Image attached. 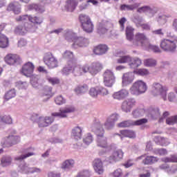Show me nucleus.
<instances>
[{
  "instance_id": "obj_13",
  "label": "nucleus",
  "mask_w": 177,
  "mask_h": 177,
  "mask_svg": "<svg viewBox=\"0 0 177 177\" xmlns=\"http://www.w3.org/2000/svg\"><path fill=\"white\" fill-rule=\"evenodd\" d=\"M6 27V24H0V48H8L9 46V38L6 37L4 34H2V31L5 30Z\"/></svg>"
},
{
  "instance_id": "obj_18",
  "label": "nucleus",
  "mask_w": 177,
  "mask_h": 177,
  "mask_svg": "<svg viewBox=\"0 0 177 177\" xmlns=\"http://www.w3.org/2000/svg\"><path fill=\"white\" fill-rule=\"evenodd\" d=\"M93 167L94 168V171L96 174H98V175H102L103 172H104L103 162H102V160L99 158H96L93 161Z\"/></svg>"
},
{
  "instance_id": "obj_9",
  "label": "nucleus",
  "mask_w": 177,
  "mask_h": 177,
  "mask_svg": "<svg viewBox=\"0 0 177 177\" xmlns=\"http://www.w3.org/2000/svg\"><path fill=\"white\" fill-rule=\"evenodd\" d=\"M75 111V107L73 106H66L59 109V112L51 114L52 117H59V118H67V115Z\"/></svg>"
},
{
  "instance_id": "obj_30",
  "label": "nucleus",
  "mask_w": 177,
  "mask_h": 177,
  "mask_svg": "<svg viewBox=\"0 0 177 177\" xmlns=\"http://www.w3.org/2000/svg\"><path fill=\"white\" fill-rule=\"evenodd\" d=\"M88 89L89 87H88L87 84H80L75 88L74 91L77 95H81V93H85L86 92H88Z\"/></svg>"
},
{
  "instance_id": "obj_47",
  "label": "nucleus",
  "mask_w": 177,
  "mask_h": 177,
  "mask_svg": "<svg viewBox=\"0 0 177 177\" xmlns=\"http://www.w3.org/2000/svg\"><path fill=\"white\" fill-rule=\"evenodd\" d=\"M166 124L167 125H175V124H177V115L167 118L166 119Z\"/></svg>"
},
{
  "instance_id": "obj_51",
  "label": "nucleus",
  "mask_w": 177,
  "mask_h": 177,
  "mask_svg": "<svg viewBox=\"0 0 177 177\" xmlns=\"http://www.w3.org/2000/svg\"><path fill=\"white\" fill-rule=\"evenodd\" d=\"M47 81H48L49 84H51V85H57L60 84V79L57 77H48Z\"/></svg>"
},
{
  "instance_id": "obj_23",
  "label": "nucleus",
  "mask_w": 177,
  "mask_h": 177,
  "mask_svg": "<svg viewBox=\"0 0 177 177\" xmlns=\"http://www.w3.org/2000/svg\"><path fill=\"white\" fill-rule=\"evenodd\" d=\"M118 120V114H112L111 116H109L106 122L104 123V125L106 128V129H111L113 128V125H114V123L115 121Z\"/></svg>"
},
{
  "instance_id": "obj_46",
  "label": "nucleus",
  "mask_w": 177,
  "mask_h": 177,
  "mask_svg": "<svg viewBox=\"0 0 177 177\" xmlns=\"http://www.w3.org/2000/svg\"><path fill=\"white\" fill-rule=\"evenodd\" d=\"M16 96V90L15 88L11 89L8 91L6 94H5V99L6 100H10V99H12V97H15Z\"/></svg>"
},
{
  "instance_id": "obj_34",
  "label": "nucleus",
  "mask_w": 177,
  "mask_h": 177,
  "mask_svg": "<svg viewBox=\"0 0 177 177\" xmlns=\"http://www.w3.org/2000/svg\"><path fill=\"white\" fill-rule=\"evenodd\" d=\"M136 8H139V5L138 3L132 5L122 4L120 6V10H134Z\"/></svg>"
},
{
  "instance_id": "obj_20",
  "label": "nucleus",
  "mask_w": 177,
  "mask_h": 177,
  "mask_svg": "<svg viewBox=\"0 0 177 177\" xmlns=\"http://www.w3.org/2000/svg\"><path fill=\"white\" fill-rule=\"evenodd\" d=\"M8 12H13L15 15H20L21 12V8L20 7V3L19 2H13L8 4L7 7Z\"/></svg>"
},
{
  "instance_id": "obj_44",
  "label": "nucleus",
  "mask_w": 177,
  "mask_h": 177,
  "mask_svg": "<svg viewBox=\"0 0 177 177\" xmlns=\"http://www.w3.org/2000/svg\"><path fill=\"white\" fill-rule=\"evenodd\" d=\"M38 81H39V76L35 75L30 76V84L34 88H38Z\"/></svg>"
},
{
  "instance_id": "obj_7",
  "label": "nucleus",
  "mask_w": 177,
  "mask_h": 177,
  "mask_svg": "<svg viewBox=\"0 0 177 177\" xmlns=\"http://www.w3.org/2000/svg\"><path fill=\"white\" fill-rule=\"evenodd\" d=\"M149 39L146 37L144 33L138 32L134 36V39L133 40V46H139L140 45L145 48L149 44Z\"/></svg>"
},
{
  "instance_id": "obj_26",
  "label": "nucleus",
  "mask_w": 177,
  "mask_h": 177,
  "mask_svg": "<svg viewBox=\"0 0 177 177\" xmlns=\"http://www.w3.org/2000/svg\"><path fill=\"white\" fill-rule=\"evenodd\" d=\"M77 6H78V1L77 0H68L65 9H66L67 12H74Z\"/></svg>"
},
{
  "instance_id": "obj_3",
  "label": "nucleus",
  "mask_w": 177,
  "mask_h": 177,
  "mask_svg": "<svg viewBox=\"0 0 177 177\" xmlns=\"http://www.w3.org/2000/svg\"><path fill=\"white\" fill-rule=\"evenodd\" d=\"M15 133L16 132H14L8 136L2 138L1 142L2 147H12V146L20 142V136H15Z\"/></svg>"
},
{
  "instance_id": "obj_28",
  "label": "nucleus",
  "mask_w": 177,
  "mask_h": 177,
  "mask_svg": "<svg viewBox=\"0 0 177 177\" xmlns=\"http://www.w3.org/2000/svg\"><path fill=\"white\" fill-rule=\"evenodd\" d=\"M73 48H75V46L82 47L86 46L87 40L84 37H75L73 39Z\"/></svg>"
},
{
  "instance_id": "obj_4",
  "label": "nucleus",
  "mask_w": 177,
  "mask_h": 177,
  "mask_svg": "<svg viewBox=\"0 0 177 177\" xmlns=\"http://www.w3.org/2000/svg\"><path fill=\"white\" fill-rule=\"evenodd\" d=\"M168 91V88L167 86H163L160 83H154L153 84L151 93L153 96L160 95L163 100H167V92Z\"/></svg>"
},
{
  "instance_id": "obj_52",
  "label": "nucleus",
  "mask_w": 177,
  "mask_h": 177,
  "mask_svg": "<svg viewBox=\"0 0 177 177\" xmlns=\"http://www.w3.org/2000/svg\"><path fill=\"white\" fill-rule=\"evenodd\" d=\"M83 141L85 145H91L93 142V137L91 133H88L83 139Z\"/></svg>"
},
{
  "instance_id": "obj_33",
  "label": "nucleus",
  "mask_w": 177,
  "mask_h": 177,
  "mask_svg": "<svg viewBox=\"0 0 177 177\" xmlns=\"http://www.w3.org/2000/svg\"><path fill=\"white\" fill-rule=\"evenodd\" d=\"M120 135L124 138H136V135L135 132L131 130H122L120 131Z\"/></svg>"
},
{
  "instance_id": "obj_19",
  "label": "nucleus",
  "mask_w": 177,
  "mask_h": 177,
  "mask_svg": "<svg viewBox=\"0 0 177 177\" xmlns=\"http://www.w3.org/2000/svg\"><path fill=\"white\" fill-rule=\"evenodd\" d=\"M4 60L9 66H13L20 60V57L16 54H8L5 57Z\"/></svg>"
},
{
  "instance_id": "obj_12",
  "label": "nucleus",
  "mask_w": 177,
  "mask_h": 177,
  "mask_svg": "<svg viewBox=\"0 0 177 177\" xmlns=\"http://www.w3.org/2000/svg\"><path fill=\"white\" fill-rule=\"evenodd\" d=\"M135 106H136V100L133 98H129L122 103L121 109L124 113H131Z\"/></svg>"
},
{
  "instance_id": "obj_59",
  "label": "nucleus",
  "mask_w": 177,
  "mask_h": 177,
  "mask_svg": "<svg viewBox=\"0 0 177 177\" xmlns=\"http://www.w3.org/2000/svg\"><path fill=\"white\" fill-rule=\"evenodd\" d=\"M89 95L92 96V97H96L97 95H99V88L96 90L95 88H91L89 91Z\"/></svg>"
},
{
  "instance_id": "obj_31",
  "label": "nucleus",
  "mask_w": 177,
  "mask_h": 177,
  "mask_svg": "<svg viewBox=\"0 0 177 177\" xmlns=\"http://www.w3.org/2000/svg\"><path fill=\"white\" fill-rule=\"evenodd\" d=\"M81 26L84 31H85L86 32L89 33L93 31V23H92V21H89L88 22L83 24Z\"/></svg>"
},
{
  "instance_id": "obj_60",
  "label": "nucleus",
  "mask_w": 177,
  "mask_h": 177,
  "mask_svg": "<svg viewBox=\"0 0 177 177\" xmlns=\"http://www.w3.org/2000/svg\"><path fill=\"white\" fill-rule=\"evenodd\" d=\"M112 176L113 177L122 176V170L121 169H117L112 173Z\"/></svg>"
},
{
  "instance_id": "obj_32",
  "label": "nucleus",
  "mask_w": 177,
  "mask_h": 177,
  "mask_svg": "<svg viewBox=\"0 0 177 177\" xmlns=\"http://www.w3.org/2000/svg\"><path fill=\"white\" fill-rule=\"evenodd\" d=\"M72 135L75 139H81L82 136V129L80 127H77L72 131Z\"/></svg>"
},
{
  "instance_id": "obj_24",
  "label": "nucleus",
  "mask_w": 177,
  "mask_h": 177,
  "mask_svg": "<svg viewBox=\"0 0 177 177\" xmlns=\"http://www.w3.org/2000/svg\"><path fill=\"white\" fill-rule=\"evenodd\" d=\"M30 28L31 25H30V24L25 23L24 26L19 25L18 26H17L15 29V31L17 34H21V35H23L24 34H26V32H27V31H28Z\"/></svg>"
},
{
  "instance_id": "obj_37",
  "label": "nucleus",
  "mask_w": 177,
  "mask_h": 177,
  "mask_svg": "<svg viewBox=\"0 0 177 177\" xmlns=\"http://www.w3.org/2000/svg\"><path fill=\"white\" fill-rule=\"evenodd\" d=\"M145 48V49H148V50H152L155 53H160L161 52L160 47L150 44V41L148 42V44Z\"/></svg>"
},
{
  "instance_id": "obj_15",
  "label": "nucleus",
  "mask_w": 177,
  "mask_h": 177,
  "mask_svg": "<svg viewBox=\"0 0 177 177\" xmlns=\"http://www.w3.org/2000/svg\"><path fill=\"white\" fill-rule=\"evenodd\" d=\"M55 119L50 118L49 116L45 117H39L37 120V124L39 128H46V127H49V125H52Z\"/></svg>"
},
{
  "instance_id": "obj_10",
  "label": "nucleus",
  "mask_w": 177,
  "mask_h": 177,
  "mask_svg": "<svg viewBox=\"0 0 177 177\" xmlns=\"http://www.w3.org/2000/svg\"><path fill=\"white\" fill-rule=\"evenodd\" d=\"M115 82V77L114 73L110 70H106L104 73V85L108 88H111Z\"/></svg>"
},
{
  "instance_id": "obj_63",
  "label": "nucleus",
  "mask_w": 177,
  "mask_h": 177,
  "mask_svg": "<svg viewBox=\"0 0 177 177\" xmlns=\"http://www.w3.org/2000/svg\"><path fill=\"white\" fill-rule=\"evenodd\" d=\"M160 114L161 113H160V109H155L151 111V115H153V117H159Z\"/></svg>"
},
{
  "instance_id": "obj_6",
  "label": "nucleus",
  "mask_w": 177,
  "mask_h": 177,
  "mask_svg": "<svg viewBox=\"0 0 177 177\" xmlns=\"http://www.w3.org/2000/svg\"><path fill=\"white\" fill-rule=\"evenodd\" d=\"M44 62L48 68H56V67H59V61L52 53H47L45 54Z\"/></svg>"
},
{
  "instance_id": "obj_40",
  "label": "nucleus",
  "mask_w": 177,
  "mask_h": 177,
  "mask_svg": "<svg viewBox=\"0 0 177 177\" xmlns=\"http://www.w3.org/2000/svg\"><path fill=\"white\" fill-rule=\"evenodd\" d=\"M130 60H131V56H129V55H123V56H120L117 59V63H118V64H124L125 63H129Z\"/></svg>"
},
{
  "instance_id": "obj_61",
  "label": "nucleus",
  "mask_w": 177,
  "mask_h": 177,
  "mask_svg": "<svg viewBox=\"0 0 177 177\" xmlns=\"http://www.w3.org/2000/svg\"><path fill=\"white\" fill-rule=\"evenodd\" d=\"M127 22V19H125V17H122V18H121L120 19V21H119V24H120V28L122 29V30H124V24H125V23Z\"/></svg>"
},
{
  "instance_id": "obj_39",
  "label": "nucleus",
  "mask_w": 177,
  "mask_h": 177,
  "mask_svg": "<svg viewBox=\"0 0 177 177\" xmlns=\"http://www.w3.org/2000/svg\"><path fill=\"white\" fill-rule=\"evenodd\" d=\"M135 74L137 75H140V77H146L147 75H149L150 74V71H149V69L146 68H139L137 71H134Z\"/></svg>"
},
{
  "instance_id": "obj_43",
  "label": "nucleus",
  "mask_w": 177,
  "mask_h": 177,
  "mask_svg": "<svg viewBox=\"0 0 177 177\" xmlns=\"http://www.w3.org/2000/svg\"><path fill=\"white\" fill-rule=\"evenodd\" d=\"M79 21L81 23V26H82V24H85V23H88V21H91V20L89 16L84 14H80L79 15Z\"/></svg>"
},
{
  "instance_id": "obj_42",
  "label": "nucleus",
  "mask_w": 177,
  "mask_h": 177,
  "mask_svg": "<svg viewBox=\"0 0 177 177\" xmlns=\"http://www.w3.org/2000/svg\"><path fill=\"white\" fill-rule=\"evenodd\" d=\"M126 37L128 41H133V28L132 27H127Z\"/></svg>"
},
{
  "instance_id": "obj_49",
  "label": "nucleus",
  "mask_w": 177,
  "mask_h": 177,
  "mask_svg": "<svg viewBox=\"0 0 177 177\" xmlns=\"http://www.w3.org/2000/svg\"><path fill=\"white\" fill-rule=\"evenodd\" d=\"M28 20L29 21H30V23H32L33 24H41L42 23V19L38 17L28 16Z\"/></svg>"
},
{
  "instance_id": "obj_45",
  "label": "nucleus",
  "mask_w": 177,
  "mask_h": 177,
  "mask_svg": "<svg viewBox=\"0 0 177 177\" xmlns=\"http://www.w3.org/2000/svg\"><path fill=\"white\" fill-rule=\"evenodd\" d=\"M1 162L2 167H8V165H10V164H12V158L9 156H3L1 159Z\"/></svg>"
},
{
  "instance_id": "obj_58",
  "label": "nucleus",
  "mask_w": 177,
  "mask_h": 177,
  "mask_svg": "<svg viewBox=\"0 0 177 177\" xmlns=\"http://www.w3.org/2000/svg\"><path fill=\"white\" fill-rule=\"evenodd\" d=\"M109 93V90L104 87H100L98 88V95H101V96H106Z\"/></svg>"
},
{
  "instance_id": "obj_38",
  "label": "nucleus",
  "mask_w": 177,
  "mask_h": 177,
  "mask_svg": "<svg viewBox=\"0 0 177 177\" xmlns=\"http://www.w3.org/2000/svg\"><path fill=\"white\" fill-rule=\"evenodd\" d=\"M155 142H156L158 145H160V146H168L169 145L168 140L162 137L155 138Z\"/></svg>"
},
{
  "instance_id": "obj_53",
  "label": "nucleus",
  "mask_w": 177,
  "mask_h": 177,
  "mask_svg": "<svg viewBox=\"0 0 177 177\" xmlns=\"http://www.w3.org/2000/svg\"><path fill=\"white\" fill-rule=\"evenodd\" d=\"M97 31L99 32V34H106V32H107V31H109V29L107 28H106V26L102 24H100L98 28H97Z\"/></svg>"
},
{
  "instance_id": "obj_62",
  "label": "nucleus",
  "mask_w": 177,
  "mask_h": 177,
  "mask_svg": "<svg viewBox=\"0 0 177 177\" xmlns=\"http://www.w3.org/2000/svg\"><path fill=\"white\" fill-rule=\"evenodd\" d=\"M28 19V15H21L16 18V21H26Z\"/></svg>"
},
{
  "instance_id": "obj_41",
  "label": "nucleus",
  "mask_w": 177,
  "mask_h": 177,
  "mask_svg": "<svg viewBox=\"0 0 177 177\" xmlns=\"http://www.w3.org/2000/svg\"><path fill=\"white\" fill-rule=\"evenodd\" d=\"M162 162H177V155H171L170 157H165L161 159Z\"/></svg>"
},
{
  "instance_id": "obj_36",
  "label": "nucleus",
  "mask_w": 177,
  "mask_h": 177,
  "mask_svg": "<svg viewBox=\"0 0 177 177\" xmlns=\"http://www.w3.org/2000/svg\"><path fill=\"white\" fill-rule=\"evenodd\" d=\"M13 122V120H12V118L10 115H3L0 116V125H2V124H10Z\"/></svg>"
},
{
  "instance_id": "obj_64",
  "label": "nucleus",
  "mask_w": 177,
  "mask_h": 177,
  "mask_svg": "<svg viewBox=\"0 0 177 177\" xmlns=\"http://www.w3.org/2000/svg\"><path fill=\"white\" fill-rule=\"evenodd\" d=\"M74 55L73 54V52L71 51H66L64 53V57H67L68 59H73Z\"/></svg>"
},
{
  "instance_id": "obj_48",
  "label": "nucleus",
  "mask_w": 177,
  "mask_h": 177,
  "mask_svg": "<svg viewBox=\"0 0 177 177\" xmlns=\"http://www.w3.org/2000/svg\"><path fill=\"white\" fill-rule=\"evenodd\" d=\"M144 64L146 67H154L157 64V61L153 59H147L144 61Z\"/></svg>"
},
{
  "instance_id": "obj_21",
  "label": "nucleus",
  "mask_w": 177,
  "mask_h": 177,
  "mask_svg": "<svg viewBox=\"0 0 177 177\" xmlns=\"http://www.w3.org/2000/svg\"><path fill=\"white\" fill-rule=\"evenodd\" d=\"M109 50V46L106 44H99L94 47L93 53L95 55H104V53H107Z\"/></svg>"
},
{
  "instance_id": "obj_57",
  "label": "nucleus",
  "mask_w": 177,
  "mask_h": 177,
  "mask_svg": "<svg viewBox=\"0 0 177 177\" xmlns=\"http://www.w3.org/2000/svg\"><path fill=\"white\" fill-rule=\"evenodd\" d=\"M34 154H35L34 152H29L26 154L21 155L19 157L15 158V160H17V161H19L20 160H24L26 158H28V157H31V156H34Z\"/></svg>"
},
{
  "instance_id": "obj_27",
  "label": "nucleus",
  "mask_w": 177,
  "mask_h": 177,
  "mask_svg": "<svg viewBox=\"0 0 177 177\" xmlns=\"http://www.w3.org/2000/svg\"><path fill=\"white\" fill-rule=\"evenodd\" d=\"M75 164V161H74V160L68 159L62 162L61 168L62 169L70 171V169H72V168H74Z\"/></svg>"
},
{
  "instance_id": "obj_35",
  "label": "nucleus",
  "mask_w": 177,
  "mask_h": 177,
  "mask_svg": "<svg viewBox=\"0 0 177 177\" xmlns=\"http://www.w3.org/2000/svg\"><path fill=\"white\" fill-rule=\"evenodd\" d=\"M42 97H46V99H50L52 96H53V93H52V87H47L43 89V93L41 95Z\"/></svg>"
},
{
  "instance_id": "obj_16",
  "label": "nucleus",
  "mask_w": 177,
  "mask_h": 177,
  "mask_svg": "<svg viewBox=\"0 0 177 177\" xmlns=\"http://www.w3.org/2000/svg\"><path fill=\"white\" fill-rule=\"evenodd\" d=\"M124 157V152H122V150L118 149L116 151H114L111 156L108 158L106 161L111 164V162H117V161H120V160H122V158Z\"/></svg>"
},
{
  "instance_id": "obj_55",
  "label": "nucleus",
  "mask_w": 177,
  "mask_h": 177,
  "mask_svg": "<svg viewBox=\"0 0 177 177\" xmlns=\"http://www.w3.org/2000/svg\"><path fill=\"white\" fill-rule=\"evenodd\" d=\"M137 12L138 13H146L147 12H151V8H150L149 6H146L139 8L137 10Z\"/></svg>"
},
{
  "instance_id": "obj_1",
  "label": "nucleus",
  "mask_w": 177,
  "mask_h": 177,
  "mask_svg": "<svg viewBox=\"0 0 177 177\" xmlns=\"http://www.w3.org/2000/svg\"><path fill=\"white\" fill-rule=\"evenodd\" d=\"M102 68V65L97 62H93L90 66L88 64H85L82 66L77 63V61L72 59L69 60L67 65L63 68L62 71L64 74H67L69 71H72L75 77H81L86 73H90L92 75H95L97 74L100 69Z\"/></svg>"
},
{
  "instance_id": "obj_56",
  "label": "nucleus",
  "mask_w": 177,
  "mask_h": 177,
  "mask_svg": "<svg viewBox=\"0 0 177 177\" xmlns=\"http://www.w3.org/2000/svg\"><path fill=\"white\" fill-rule=\"evenodd\" d=\"M76 177H91V171L88 170H83L80 171Z\"/></svg>"
},
{
  "instance_id": "obj_17",
  "label": "nucleus",
  "mask_w": 177,
  "mask_h": 177,
  "mask_svg": "<svg viewBox=\"0 0 177 177\" xmlns=\"http://www.w3.org/2000/svg\"><path fill=\"white\" fill-rule=\"evenodd\" d=\"M140 158L142 159V164L144 165H153L156 162H158V158L154 156H147L146 154L142 155Z\"/></svg>"
},
{
  "instance_id": "obj_22",
  "label": "nucleus",
  "mask_w": 177,
  "mask_h": 177,
  "mask_svg": "<svg viewBox=\"0 0 177 177\" xmlns=\"http://www.w3.org/2000/svg\"><path fill=\"white\" fill-rule=\"evenodd\" d=\"M128 95H129L128 90L122 89L119 91L114 93L113 94V99H116L117 100H122V99L128 97Z\"/></svg>"
},
{
  "instance_id": "obj_2",
  "label": "nucleus",
  "mask_w": 177,
  "mask_h": 177,
  "mask_svg": "<svg viewBox=\"0 0 177 177\" xmlns=\"http://www.w3.org/2000/svg\"><path fill=\"white\" fill-rule=\"evenodd\" d=\"M147 91V84L143 80L136 81L130 88L131 95H140Z\"/></svg>"
},
{
  "instance_id": "obj_29",
  "label": "nucleus",
  "mask_w": 177,
  "mask_h": 177,
  "mask_svg": "<svg viewBox=\"0 0 177 177\" xmlns=\"http://www.w3.org/2000/svg\"><path fill=\"white\" fill-rule=\"evenodd\" d=\"M142 64V60L136 57V58H131V60L129 62V66L131 67V68H138L139 66Z\"/></svg>"
},
{
  "instance_id": "obj_54",
  "label": "nucleus",
  "mask_w": 177,
  "mask_h": 177,
  "mask_svg": "<svg viewBox=\"0 0 177 177\" xmlns=\"http://www.w3.org/2000/svg\"><path fill=\"white\" fill-rule=\"evenodd\" d=\"M155 154L158 156H167L168 154V151L165 149H158L155 150Z\"/></svg>"
},
{
  "instance_id": "obj_14",
  "label": "nucleus",
  "mask_w": 177,
  "mask_h": 177,
  "mask_svg": "<svg viewBox=\"0 0 177 177\" xmlns=\"http://www.w3.org/2000/svg\"><path fill=\"white\" fill-rule=\"evenodd\" d=\"M35 66L32 62H28L26 63L21 68V73L25 77H31L34 73Z\"/></svg>"
},
{
  "instance_id": "obj_50",
  "label": "nucleus",
  "mask_w": 177,
  "mask_h": 177,
  "mask_svg": "<svg viewBox=\"0 0 177 177\" xmlns=\"http://www.w3.org/2000/svg\"><path fill=\"white\" fill-rule=\"evenodd\" d=\"M55 102L58 106H62V104H66V99L63 96L59 95L55 97Z\"/></svg>"
},
{
  "instance_id": "obj_11",
  "label": "nucleus",
  "mask_w": 177,
  "mask_h": 177,
  "mask_svg": "<svg viewBox=\"0 0 177 177\" xmlns=\"http://www.w3.org/2000/svg\"><path fill=\"white\" fill-rule=\"evenodd\" d=\"M147 122V119L142 118L136 121L126 120L119 123L118 127L120 128H127L128 127H133L135 125H143Z\"/></svg>"
},
{
  "instance_id": "obj_8",
  "label": "nucleus",
  "mask_w": 177,
  "mask_h": 177,
  "mask_svg": "<svg viewBox=\"0 0 177 177\" xmlns=\"http://www.w3.org/2000/svg\"><path fill=\"white\" fill-rule=\"evenodd\" d=\"M160 48L165 52H175L176 50V43L168 39H164L160 42Z\"/></svg>"
},
{
  "instance_id": "obj_25",
  "label": "nucleus",
  "mask_w": 177,
  "mask_h": 177,
  "mask_svg": "<svg viewBox=\"0 0 177 177\" xmlns=\"http://www.w3.org/2000/svg\"><path fill=\"white\" fill-rule=\"evenodd\" d=\"M133 80H135V76L133 75V73H124L122 76V84L123 85H129V84H132V82H133Z\"/></svg>"
},
{
  "instance_id": "obj_5",
  "label": "nucleus",
  "mask_w": 177,
  "mask_h": 177,
  "mask_svg": "<svg viewBox=\"0 0 177 177\" xmlns=\"http://www.w3.org/2000/svg\"><path fill=\"white\" fill-rule=\"evenodd\" d=\"M95 135H97V146L102 149H107L109 142H107V138L104 137V129L102 127L97 129Z\"/></svg>"
}]
</instances>
